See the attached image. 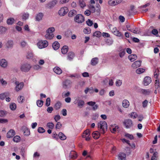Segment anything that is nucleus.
Here are the masks:
<instances>
[{
    "mask_svg": "<svg viewBox=\"0 0 160 160\" xmlns=\"http://www.w3.org/2000/svg\"><path fill=\"white\" fill-rule=\"evenodd\" d=\"M101 35V33L99 31H96L93 34V36L97 37H100Z\"/></svg>",
    "mask_w": 160,
    "mask_h": 160,
    "instance_id": "obj_39",
    "label": "nucleus"
},
{
    "mask_svg": "<svg viewBox=\"0 0 160 160\" xmlns=\"http://www.w3.org/2000/svg\"><path fill=\"white\" fill-rule=\"evenodd\" d=\"M92 136L95 139H98L100 136V133L98 131H95L92 133Z\"/></svg>",
    "mask_w": 160,
    "mask_h": 160,
    "instance_id": "obj_21",
    "label": "nucleus"
},
{
    "mask_svg": "<svg viewBox=\"0 0 160 160\" xmlns=\"http://www.w3.org/2000/svg\"><path fill=\"white\" fill-rule=\"evenodd\" d=\"M68 12V8L66 7L61 8L59 10L58 13L61 16H64Z\"/></svg>",
    "mask_w": 160,
    "mask_h": 160,
    "instance_id": "obj_3",
    "label": "nucleus"
},
{
    "mask_svg": "<svg viewBox=\"0 0 160 160\" xmlns=\"http://www.w3.org/2000/svg\"><path fill=\"white\" fill-rule=\"evenodd\" d=\"M122 1V0H116V1L115 0H110L108 2V3L111 6H115L120 3Z\"/></svg>",
    "mask_w": 160,
    "mask_h": 160,
    "instance_id": "obj_12",
    "label": "nucleus"
},
{
    "mask_svg": "<svg viewBox=\"0 0 160 160\" xmlns=\"http://www.w3.org/2000/svg\"><path fill=\"white\" fill-rule=\"evenodd\" d=\"M14 21V19L12 18H11L7 20V22L8 25H11L13 23Z\"/></svg>",
    "mask_w": 160,
    "mask_h": 160,
    "instance_id": "obj_42",
    "label": "nucleus"
},
{
    "mask_svg": "<svg viewBox=\"0 0 160 160\" xmlns=\"http://www.w3.org/2000/svg\"><path fill=\"white\" fill-rule=\"evenodd\" d=\"M118 126H117L116 124H114L111 125L110 126V129L112 132L115 133L118 131Z\"/></svg>",
    "mask_w": 160,
    "mask_h": 160,
    "instance_id": "obj_13",
    "label": "nucleus"
},
{
    "mask_svg": "<svg viewBox=\"0 0 160 160\" xmlns=\"http://www.w3.org/2000/svg\"><path fill=\"white\" fill-rule=\"evenodd\" d=\"M141 60L137 61L133 63L132 65V67L133 68L136 69L141 66Z\"/></svg>",
    "mask_w": 160,
    "mask_h": 160,
    "instance_id": "obj_8",
    "label": "nucleus"
},
{
    "mask_svg": "<svg viewBox=\"0 0 160 160\" xmlns=\"http://www.w3.org/2000/svg\"><path fill=\"white\" fill-rule=\"evenodd\" d=\"M125 53V51L124 50L122 51L119 53V56L121 58L122 57Z\"/></svg>",
    "mask_w": 160,
    "mask_h": 160,
    "instance_id": "obj_59",
    "label": "nucleus"
},
{
    "mask_svg": "<svg viewBox=\"0 0 160 160\" xmlns=\"http://www.w3.org/2000/svg\"><path fill=\"white\" fill-rule=\"evenodd\" d=\"M20 137L19 136L17 135L15 136L13 138V141L16 142H18L20 141Z\"/></svg>",
    "mask_w": 160,
    "mask_h": 160,
    "instance_id": "obj_41",
    "label": "nucleus"
},
{
    "mask_svg": "<svg viewBox=\"0 0 160 160\" xmlns=\"http://www.w3.org/2000/svg\"><path fill=\"white\" fill-rule=\"evenodd\" d=\"M69 0H60L59 3L60 4H63L68 2Z\"/></svg>",
    "mask_w": 160,
    "mask_h": 160,
    "instance_id": "obj_62",
    "label": "nucleus"
},
{
    "mask_svg": "<svg viewBox=\"0 0 160 160\" xmlns=\"http://www.w3.org/2000/svg\"><path fill=\"white\" fill-rule=\"evenodd\" d=\"M7 30L6 28L2 26H0V34H3L5 33Z\"/></svg>",
    "mask_w": 160,
    "mask_h": 160,
    "instance_id": "obj_30",
    "label": "nucleus"
},
{
    "mask_svg": "<svg viewBox=\"0 0 160 160\" xmlns=\"http://www.w3.org/2000/svg\"><path fill=\"white\" fill-rule=\"evenodd\" d=\"M77 13L76 11L74 10H72L69 12L68 16L70 17H72L75 15Z\"/></svg>",
    "mask_w": 160,
    "mask_h": 160,
    "instance_id": "obj_34",
    "label": "nucleus"
},
{
    "mask_svg": "<svg viewBox=\"0 0 160 160\" xmlns=\"http://www.w3.org/2000/svg\"><path fill=\"white\" fill-rule=\"evenodd\" d=\"M130 31L135 34H138L140 33V31L138 30V28H132Z\"/></svg>",
    "mask_w": 160,
    "mask_h": 160,
    "instance_id": "obj_46",
    "label": "nucleus"
},
{
    "mask_svg": "<svg viewBox=\"0 0 160 160\" xmlns=\"http://www.w3.org/2000/svg\"><path fill=\"white\" fill-rule=\"evenodd\" d=\"M8 95L9 93H8L4 92L0 94V99L1 100H3Z\"/></svg>",
    "mask_w": 160,
    "mask_h": 160,
    "instance_id": "obj_32",
    "label": "nucleus"
},
{
    "mask_svg": "<svg viewBox=\"0 0 160 160\" xmlns=\"http://www.w3.org/2000/svg\"><path fill=\"white\" fill-rule=\"evenodd\" d=\"M8 64V62L5 59H2L0 61V65L3 68H6Z\"/></svg>",
    "mask_w": 160,
    "mask_h": 160,
    "instance_id": "obj_14",
    "label": "nucleus"
},
{
    "mask_svg": "<svg viewBox=\"0 0 160 160\" xmlns=\"http://www.w3.org/2000/svg\"><path fill=\"white\" fill-rule=\"evenodd\" d=\"M15 83L16 85L15 89V90L18 91L20 90L23 87L24 84L23 82L19 83V82L17 81L15 82Z\"/></svg>",
    "mask_w": 160,
    "mask_h": 160,
    "instance_id": "obj_6",
    "label": "nucleus"
},
{
    "mask_svg": "<svg viewBox=\"0 0 160 160\" xmlns=\"http://www.w3.org/2000/svg\"><path fill=\"white\" fill-rule=\"evenodd\" d=\"M112 32L115 35L118 37H122V35L118 30L116 27H114L112 30Z\"/></svg>",
    "mask_w": 160,
    "mask_h": 160,
    "instance_id": "obj_11",
    "label": "nucleus"
},
{
    "mask_svg": "<svg viewBox=\"0 0 160 160\" xmlns=\"http://www.w3.org/2000/svg\"><path fill=\"white\" fill-rule=\"evenodd\" d=\"M130 115V117L133 118H135L138 117L137 114L135 112H132Z\"/></svg>",
    "mask_w": 160,
    "mask_h": 160,
    "instance_id": "obj_48",
    "label": "nucleus"
},
{
    "mask_svg": "<svg viewBox=\"0 0 160 160\" xmlns=\"http://www.w3.org/2000/svg\"><path fill=\"white\" fill-rule=\"evenodd\" d=\"M124 124L126 128H130L132 125V122L129 119L125 120L124 122Z\"/></svg>",
    "mask_w": 160,
    "mask_h": 160,
    "instance_id": "obj_7",
    "label": "nucleus"
},
{
    "mask_svg": "<svg viewBox=\"0 0 160 160\" xmlns=\"http://www.w3.org/2000/svg\"><path fill=\"white\" fill-rule=\"evenodd\" d=\"M62 126V124L60 122H58L56 124L55 128L56 129H60Z\"/></svg>",
    "mask_w": 160,
    "mask_h": 160,
    "instance_id": "obj_60",
    "label": "nucleus"
},
{
    "mask_svg": "<svg viewBox=\"0 0 160 160\" xmlns=\"http://www.w3.org/2000/svg\"><path fill=\"white\" fill-rule=\"evenodd\" d=\"M61 103L60 102H57L54 106V108L58 110L60 109L61 108Z\"/></svg>",
    "mask_w": 160,
    "mask_h": 160,
    "instance_id": "obj_43",
    "label": "nucleus"
},
{
    "mask_svg": "<svg viewBox=\"0 0 160 160\" xmlns=\"http://www.w3.org/2000/svg\"><path fill=\"white\" fill-rule=\"evenodd\" d=\"M125 136L126 137L128 138H129L130 139H133V136L132 135L128 133L126 134Z\"/></svg>",
    "mask_w": 160,
    "mask_h": 160,
    "instance_id": "obj_61",
    "label": "nucleus"
},
{
    "mask_svg": "<svg viewBox=\"0 0 160 160\" xmlns=\"http://www.w3.org/2000/svg\"><path fill=\"white\" fill-rule=\"evenodd\" d=\"M31 67L30 64L25 63L22 65L21 67V69L22 71L27 72L30 70Z\"/></svg>",
    "mask_w": 160,
    "mask_h": 160,
    "instance_id": "obj_4",
    "label": "nucleus"
},
{
    "mask_svg": "<svg viewBox=\"0 0 160 160\" xmlns=\"http://www.w3.org/2000/svg\"><path fill=\"white\" fill-rule=\"evenodd\" d=\"M83 32L86 34H89L91 32V29L89 28H86L83 30Z\"/></svg>",
    "mask_w": 160,
    "mask_h": 160,
    "instance_id": "obj_45",
    "label": "nucleus"
},
{
    "mask_svg": "<svg viewBox=\"0 0 160 160\" xmlns=\"http://www.w3.org/2000/svg\"><path fill=\"white\" fill-rule=\"evenodd\" d=\"M87 24L89 26H92L93 22L90 19H88L86 22Z\"/></svg>",
    "mask_w": 160,
    "mask_h": 160,
    "instance_id": "obj_58",
    "label": "nucleus"
},
{
    "mask_svg": "<svg viewBox=\"0 0 160 160\" xmlns=\"http://www.w3.org/2000/svg\"><path fill=\"white\" fill-rule=\"evenodd\" d=\"M24 134L25 135L28 136V135H29L30 133V132L29 130L27 129H25L24 130V131L23 132Z\"/></svg>",
    "mask_w": 160,
    "mask_h": 160,
    "instance_id": "obj_55",
    "label": "nucleus"
},
{
    "mask_svg": "<svg viewBox=\"0 0 160 160\" xmlns=\"http://www.w3.org/2000/svg\"><path fill=\"white\" fill-rule=\"evenodd\" d=\"M58 136L60 139L62 140H64L66 138V136L61 132L59 133Z\"/></svg>",
    "mask_w": 160,
    "mask_h": 160,
    "instance_id": "obj_33",
    "label": "nucleus"
},
{
    "mask_svg": "<svg viewBox=\"0 0 160 160\" xmlns=\"http://www.w3.org/2000/svg\"><path fill=\"white\" fill-rule=\"evenodd\" d=\"M53 70L55 73L58 74H60L62 72L61 69L57 67H55L53 68Z\"/></svg>",
    "mask_w": 160,
    "mask_h": 160,
    "instance_id": "obj_25",
    "label": "nucleus"
},
{
    "mask_svg": "<svg viewBox=\"0 0 160 160\" xmlns=\"http://www.w3.org/2000/svg\"><path fill=\"white\" fill-rule=\"evenodd\" d=\"M57 2V1L56 0L52 1L48 4L47 7L49 8H51L56 5Z\"/></svg>",
    "mask_w": 160,
    "mask_h": 160,
    "instance_id": "obj_19",
    "label": "nucleus"
},
{
    "mask_svg": "<svg viewBox=\"0 0 160 160\" xmlns=\"http://www.w3.org/2000/svg\"><path fill=\"white\" fill-rule=\"evenodd\" d=\"M54 36V34L53 33H46V34L45 35V37L47 39L50 40L53 38Z\"/></svg>",
    "mask_w": 160,
    "mask_h": 160,
    "instance_id": "obj_22",
    "label": "nucleus"
},
{
    "mask_svg": "<svg viewBox=\"0 0 160 160\" xmlns=\"http://www.w3.org/2000/svg\"><path fill=\"white\" fill-rule=\"evenodd\" d=\"M6 112L2 110L0 111V117H3L6 115Z\"/></svg>",
    "mask_w": 160,
    "mask_h": 160,
    "instance_id": "obj_54",
    "label": "nucleus"
},
{
    "mask_svg": "<svg viewBox=\"0 0 160 160\" xmlns=\"http://www.w3.org/2000/svg\"><path fill=\"white\" fill-rule=\"evenodd\" d=\"M145 69L142 68H139L136 70V72L138 74H141L144 72Z\"/></svg>",
    "mask_w": 160,
    "mask_h": 160,
    "instance_id": "obj_40",
    "label": "nucleus"
},
{
    "mask_svg": "<svg viewBox=\"0 0 160 160\" xmlns=\"http://www.w3.org/2000/svg\"><path fill=\"white\" fill-rule=\"evenodd\" d=\"M15 134V131L13 129H10L7 133V137L11 138L13 137Z\"/></svg>",
    "mask_w": 160,
    "mask_h": 160,
    "instance_id": "obj_15",
    "label": "nucleus"
},
{
    "mask_svg": "<svg viewBox=\"0 0 160 160\" xmlns=\"http://www.w3.org/2000/svg\"><path fill=\"white\" fill-rule=\"evenodd\" d=\"M129 60L131 62H133L137 59V56L136 54H131L128 57Z\"/></svg>",
    "mask_w": 160,
    "mask_h": 160,
    "instance_id": "obj_23",
    "label": "nucleus"
},
{
    "mask_svg": "<svg viewBox=\"0 0 160 160\" xmlns=\"http://www.w3.org/2000/svg\"><path fill=\"white\" fill-rule=\"evenodd\" d=\"M118 158L121 160H125L126 158V155L124 153H120L118 156Z\"/></svg>",
    "mask_w": 160,
    "mask_h": 160,
    "instance_id": "obj_29",
    "label": "nucleus"
},
{
    "mask_svg": "<svg viewBox=\"0 0 160 160\" xmlns=\"http://www.w3.org/2000/svg\"><path fill=\"white\" fill-rule=\"evenodd\" d=\"M122 105L123 107L127 108L129 105V102L127 100H124L122 102Z\"/></svg>",
    "mask_w": 160,
    "mask_h": 160,
    "instance_id": "obj_26",
    "label": "nucleus"
},
{
    "mask_svg": "<svg viewBox=\"0 0 160 160\" xmlns=\"http://www.w3.org/2000/svg\"><path fill=\"white\" fill-rule=\"evenodd\" d=\"M75 22L78 23H81L84 21V18L82 14H78L74 18Z\"/></svg>",
    "mask_w": 160,
    "mask_h": 160,
    "instance_id": "obj_2",
    "label": "nucleus"
},
{
    "mask_svg": "<svg viewBox=\"0 0 160 160\" xmlns=\"http://www.w3.org/2000/svg\"><path fill=\"white\" fill-rule=\"evenodd\" d=\"M90 135V131L89 129H87L84 132L82 135V137L85 138V139L87 141H88L90 140V138L89 137Z\"/></svg>",
    "mask_w": 160,
    "mask_h": 160,
    "instance_id": "obj_5",
    "label": "nucleus"
},
{
    "mask_svg": "<svg viewBox=\"0 0 160 160\" xmlns=\"http://www.w3.org/2000/svg\"><path fill=\"white\" fill-rule=\"evenodd\" d=\"M75 101H77L78 106L79 108H82L84 104L85 103L84 101L82 100L79 99V97L76 99Z\"/></svg>",
    "mask_w": 160,
    "mask_h": 160,
    "instance_id": "obj_9",
    "label": "nucleus"
},
{
    "mask_svg": "<svg viewBox=\"0 0 160 160\" xmlns=\"http://www.w3.org/2000/svg\"><path fill=\"white\" fill-rule=\"evenodd\" d=\"M139 92L144 95H148L150 93V91L149 89H141L139 90Z\"/></svg>",
    "mask_w": 160,
    "mask_h": 160,
    "instance_id": "obj_20",
    "label": "nucleus"
},
{
    "mask_svg": "<svg viewBox=\"0 0 160 160\" xmlns=\"http://www.w3.org/2000/svg\"><path fill=\"white\" fill-rule=\"evenodd\" d=\"M34 56H35L31 50L28 51L27 52L26 57L27 59H32L34 58Z\"/></svg>",
    "mask_w": 160,
    "mask_h": 160,
    "instance_id": "obj_10",
    "label": "nucleus"
},
{
    "mask_svg": "<svg viewBox=\"0 0 160 160\" xmlns=\"http://www.w3.org/2000/svg\"><path fill=\"white\" fill-rule=\"evenodd\" d=\"M50 102L51 99L50 98H47L45 103L46 106L47 107L49 106L50 104Z\"/></svg>",
    "mask_w": 160,
    "mask_h": 160,
    "instance_id": "obj_49",
    "label": "nucleus"
},
{
    "mask_svg": "<svg viewBox=\"0 0 160 160\" xmlns=\"http://www.w3.org/2000/svg\"><path fill=\"white\" fill-rule=\"evenodd\" d=\"M71 84L70 81H64L62 83L63 88H66L70 87Z\"/></svg>",
    "mask_w": 160,
    "mask_h": 160,
    "instance_id": "obj_18",
    "label": "nucleus"
},
{
    "mask_svg": "<svg viewBox=\"0 0 160 160\" xmlns=\"http://www.w3.org/2000/svg\"><path fill=\"white\" fill-rule=\"evenodd\" d=\"M98 62V58H93L91 61V64L93 66L96 65Z\"/></svg>",
    "mask_w": 160,
    "mask_h": 160,
    "instance_id": "obj_27",
    "label": "nucleus"
},
{
    "mask_svg": "<svg viewBox=\"0 0 160 160\" xmlns=\"http://www.w3.org/2000/svg\"><path fill=\"white\" fill-rule=\"evenodd\" d=\"M152 33L153 34L156 35L158 33V31L157 29H153L152 31Z\"/></svg>",
    "mask_w": 160,
    "mask_h": 160,
    "instance_id": "obj_64",
    "label": "nucleus"
},
{
    "mask_svg": "<svg viewBox=\"0 0 160 160\" xmlns=\"http://www.w3.org/2000/svg\"><path fill=\"white\" fill-rule=\"evenodd\" d=\"M60 117L59 115H56L54 117V120L56 122H57L60 119Z\"/></svg>",
    "mask_w": 160,
    "mask_h": 160,
    "instance_id": "obj_63",
    "label": "nucleus"
},
{
    "mask_svg": "<svg viewBox=\"0 0 160 160\" xmlns=\"http://www.w3.org/2000/svg\"><path fill=\"white\" fill-rule=\"evenodd\" d=\"M68 49V47L66 46H65L62 48L61 52L63 54H66L67 52Z\"/></svg>",
    "mask_w": 160,
    "mask_h": 160,
    "instance_id": "obj_31",
    "label": "nucleus"
},
{
    "mask_svg": "<svg viewBox=\"0 0 160 160\" xmlns=\"http://www.w3.org/2000/svg\"><path fill=\"white\" fill-rule=\"evenodd\" d=\"M24 98V97L23 96H20L18 97V102H22L23 99Z\"/></svg>",
    "mask_w": 160,
    "mask_h": 160,
    "instance_id": "obj_53",
    "label": "nucleus"
},
{
    "mask_svg": "<svg viewBox=\"0 0 160 160\" xmlns=\"http://www.w3.org/2000/svg\"><path fill=\"white\" fill-rule=\"evenodd\" d=\"M29 17V14L28 13H24L22 16V19L24 20H26L28 19Z\"/></svg>",
    "mask_w": 160,
    "mask_h": 160,
    "instance_id": "obj_51",
    "label": "nucleus"
},
{
    "mask_svg": "<svg viewBox=\"0 0 160 160\" xmlns=\"http://www.w3.org/2000/svg\"><path fill=\"white\" fill-rule=\"evenodd\" d=\"M52 47L54 50H57L59 47V43L57 41H55L53 43Z\"/></svg>",
    "mask_w": 160,
    "mask_h": 160,
    "instance_id": "obj_24",
    "label": "nucleus"
},
{
    "mask_svg": "<svg viewBox=\"0 0 160 160\" xmlns=\"http://www.w3.org/2000/svg\"><path fill=\"white\" fill-rule=\"evenodd\" d=\"M13 45V42L12 40H8L6 43V48H12Z\"/></svg>",
    "mask_w": 160,
    "mask_h": 160,
    "instance_id": "obj_17",
    "label": "nucleus"
},
{
    "mask_svg": "<svg viewBox=\"0 0 160 160\" xmlns=\"http://www.w3.org/2000/svg\"><path fill=\"white\" fill-rule=\"evenodd\" d=\"M98 127L99 128V131L101 133L104 134L107 131V125L106 122L104 121H101L98 124Z\"/></svg>",
    "mask_w": 160,
    "mask_h": 160,
    "instance_id": "obj_1",
    "label": "nucleus"
},
{
    "mask_svg": "<svg viewBox=\"0 0 160 160\" xmlns=\"http://www.w3.org/2000/svg\"><path fill=\"white\" fill-rule=\"evenodd\" d=\"M69 157L72 159H75L77 157V155L76 152L74 151H72L69 154Z\"/></svg>",
    "mask_w": 160,
    "mask_h": 160,
    "instance_id": "obj_28",
    "label": "nucleus"
},
{
    "mask_svg": "<svg viewBox=\"0 0 160 160\" xmlns=\"http://www.w3.org/2000/svg\"><path fill=\"white\" fill-rule=\"evenodd\" d=\"M9 107L12 110H14L16 108L17 106L15 103H11L10 104Z\"/></svg>",
    "mask_w": 160,
    "mask_h": 160,
    "instance_id": "obj_36",
    "label": "nucleus"
},
{
    "mask_svg": "<svg viewBox=\"0 0 160 160\" xmlns=\"http://www.w3.org/2000/svg\"><path fill=\"white\" fill-rule=\"evenodd\" d=\"M70 95V93L69 92H64L62 93V96L63 98H65L68 97Z\"/></svg>",
    "mask_w": 160,
    "mask_h": 160,
    "instance_id": "obj_47",
    "label": "nucleus"
},
{
    "mask_svg": "<svg viewBox=\"0 0 160 160\" xmlns=\"http://www.w3.org/2000/svg\"><path fill=\"white\" fill-rule=\"evenodd\" d=\"M160 81H155V86L156 88L160 87Z\"/></svg>",
    "mask_w": 160,
    "mask_h": 160,
    "instance_id": "obj_57",
    "label": "nucleus"
},
{
    "mask_svg": "<svg viewBox=\"0 0 160 160\" xmlns=\"http://www.w3.org/2000/svg\"><path fill=\"white\" fill-rule=\"evenodd\" d=\"M47 126L50 129H52L54 127V125L52 122H49L47 124Z\"/></svg>",
    "mask_w": 160,
    "mask_h": 160,
    "instance_id": "obj_50",
    "label": "nucleus"
},
{
    "mask_svg": "<svg viewBox=\"0 0 160 160\" xmlns=\"http://www.w3.org/2000/svg\"><path fill=\"white\" fill-rule=\"evenodd\" d=\"M79 4L80 6L83 8L86 6V3L84 0H79Z\"/></svg>",
    "mask_w": 160,
    "mask_h": 160,
    "instance_id": "obj_38",
    "label": "nucleus"
},
{
    "mask_svg": "<svg viewBox=\"0 0 160 160\" xmlns=\"http://www.w3.org/2000/svg\"><path fill=\"white\" fill-rule=\"evenodd\" d=\"M55 31V29L54 27H51L48 28L46 30V33H53Z\"/></svg>",
    "mask_w": 160,
    "mask_h": 160,
    "instance_id": "obj_35",
    "label": "nucleus"
},
{
    "mask_svg": "<svg viewBox=\"0 0 160 160\" xmlns=\"http://www.w3.org/2000/svg\"><path fill=\"white\" fill-rule=\"evenodd\" d=\"M74 57V53L72 52L68 53V59L70 61L72 60Z\"/></svg>",
    "mask_w": 160,
    "mask_h": 160,
    "instance_id": "obj_37",
    "label": "nucleus"
},
{
    "mask_svg": "<svg viewBox=\"0 0 160 160\" xmlns=\"http://www.w3.org/2000/svg\"><path fill=\"white\" fill-rule=\"evenodd\" d=\"M89 8L90 10V11L91 13H94L95 11V7L92 5H90L89 6Z\"/></svg>",
    "mask_w": 160,
    "mask_h": 160,
    "instance_id": "obj_44",
    "label": "nucleus"
},
{
    "mask_svg": "<svg viewBox=\"0 0 160 160\" xmlns=\"http://www.w3.org/2000/svg\"><path fill=\"white\" fill-rule=\"evenodd\" d=\"M48 45V42L47 40H41V49L45 48Z\"/></svg>",
    "mask_w": 160,
    "mask_h": 160,
    "instance_id": "obj_16",
    "label": "nucleus"
},
{
    "mask_svg": "<svg viewBox=\"0 0 160 160\" xmlns=\"http://www.w3.org/2000/svg\"><path fill=\"white\" fill-rule=\"evenodd\" d=\"M40 156L39 153L37 152H35L33 155V158L36 159L38 158Z\"/></svg>",
    "mask_w": 160,
    "mask_h": 160,
    "instance_id": "obj_52",
    "label": "nucleus"
},
{
    "mask_svg": "<svg viewBox=\"0 0 160 160\" xmlns=\"http://www.w3.org/2000/svg\"><path fill=\"white\" fill-rule=\"evenodd\" d=\"M151 81H143L142 83L144 86H147L151 82Z\"/></svg>",
    "mask_w": 160,
    "mask_h": 160,
    "instance_id": "obj_56",
    "label": "nucleus"
}]
</instances>
